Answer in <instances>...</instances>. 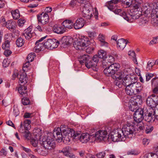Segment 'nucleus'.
<instances>
[{"label":"nucleus","mask_w":158,"mask_h":158,"mask_svg":"<svg viewBox=\"0 0 158 158\" xmlns=\"http://www.w3.org/2000/svg\"><path fill=\"white\" fill-rule=\"evenodd\" d=\"M108 152V151L106 150L104 151L99 152L97 154L96 156L98 158H103L106 154V152Z\"/></svg>","instance_id":"obj_43"},{"label":"nucleus","mask_w":158,"mask_h":158,"mask_svg":"<svg viewBox=\"0 0 158 158\" xmlns=\"http://www.w3.org/2000/svg\"><path fill=\"white\" fill-rule=\"evenodd\" d=\"M52 10V8L51 7L48 6L46 7L45 9L44 12L42 13H45L46 14L50 13Z\"/></svg>","instance_id":"obj_60"},{"label":"nucleus","mask_w":158,"mask_h":158,"mask_svg":"<svg viewBox=\"0 0 158 158\" xmlns=\"http://www.w3.org/2000/svg\"><path fill=\"white\" fill-rule=\"evenodd\" d=\"M3 49L5 50L9 49L10 47V42L7 40L5 41L4 43L2 44V46Z\"/></svg>","instance_id":"obj_42"},{"label":"nucleus","mask_w":158,"mask_h":158,"mask_svg":"<svg viewBox=\"0 0 158 158\" xmlns=\"http://www.w3.org/2000/svg\"><path fill=\"white\" fill-rule=\"evenodd\" d=\"M135 98L131 100L130 103H133L138 106L140 105L142 102L141 96L138 95L136 97H135Z\"/></svg>","instance_id":"obj_25"},{"label":"nucleus","mask_w":158,"mask_h":158,"mask_svg":"<svg viewBox=\"0 0 158 158\" xmlns=\"http://www.w3.org/2000/svg\"><path fill=\"white\" fill-rule=\"evenodd\" d=\"M139 85V84L136 82L132 85V87H133L132 89L134 91L133 95L138 94L141 91V87Z\"/></svg>","instance_id":"obj_23"},{"label":"nucleus","mask_w":158,"mask_h":158,"mask_svg":"<svg viewBox=\"0 0 158 158\" xmlns=\"http://www.w3.org/2000/svg\"><path fill=\"white\" fill-rule=\"evenodd\" d=\"M72 149L70 147L66 146L63 148V154L66 156L68 157Z\"/></svg>","instance_id":"obj_29"},{"label":"nucleus","mask_w":158,"mask_h":158,"mask_svg":"<svg viewBox=\"0 0 158 158\" xmlns=\"http://www.w3.org/2000/svg\"><path fill=\"white\" fill-rule=\"evenodd\" d=\"M30 63L28 61L26 60V62L23 65V69L24 71H26L27 70L26 69L30 65Z\"/></svg>","instance_id":"obj_57"},{"label":"nucleus","mask_w":158,"mask_h":158,"mask_svg":"<svg viewBox=\"0 0 158 158\" xmlns=\"http://www.w3.org/2000/svg\"><path fill=\"white\" fill-rule=\"evenodd\" d=\"M85 21L84 19L81 18H78L73 23V27L76 29H78L82 28L84 26Z\"/></svg>","instance_id":"obj_16"},{"label":"nucleus","mask_w":158,"mask_h":158,"mask_svg":"<svg viewBox=\"0 0 158 158\" xmlns=\"http://www.w3.org/2000/svg\"><path fill=\"white\" fill-rule=\"evenodd\" d=\"M153 76V74L150 73H147L146 74V81H148Z\"/></svg>","instance_id":"obj_56"},{"label":"nucleus","mask_w":158,"mask_h":158,"mask_svg":"<svg viewBox=\"0 0 158 158\" xmlns=\"http://www.w3.org/2000/svg\"><path fill=\"white\" fill-rule=\"evenodd\" d=\"M154 6H156L155 8H153V10H154V13L156 15V17L158 18V2L154 3Z\"/></svg>","instance_id":"obj_51"},{"label":"nucleus","mask_w":158,"mask_h":158,"mask_svg":"<svg viewBox=\"0 0 158 158\" xmlns=\"http://www.w3.org/2000/svg\"><path fill=\"white\" fill-rule=\"evenodd\" d=\"M103 65L106 66L103 71L104 74L107 76L111 77L113 79H117L122 76V72L118 70L119 65L117 63H112L106 64L105 62L103 63Z\"/></svg>","instance_id":"obj_5"},{"label":"nucleus","mask_w":158,"mask_h":158,"mask_svg":"<svg viewBox=\"0 0 158 158\" xmlns=\"http://www.w3.org/2000/svg\"><path fill=\"white\" fill-rule=\"evenodd\" d=\"M144 128L143 125L141 126L137 125L136 127L133 123L127 122L123 125L122 130L126 138H131L135 136L138 131L142 130Z\"/></svg>","instance_id":"obj_4"},{"label":"nucleus","mask_w":158,"mask_h":158,"mask_svg":"<svg viewBox=\"0 0 158 158\" xmlns=\"http://www.w3.org/2000/svg\"><path fill=\"white\" fill-rule=\"evenodd\" d=\"M44 47L48 49L55 48H57L59 44V42L55 39H48L44 43Z\"/></svg>","instance_id":"obj_10"},{"label":"nucleus","mask_w":158,"mask_h":158,"mask_svg":"<svg viewBox=\"0 0 158 158\" xmlns=\"http://www.w3.org/2000/svg\"><path fill=\"white\" fill-rule=\"evenodd\" d=\"M90 136L89 134L87 133H83L80 136V134L77 136V139L82 143H86L89 141L90 139Z\"/></svg>","instance_id":"obj_19"},{"label":"nucleus","mask_w":158,"mask_h":158,"mask_svg":"<svg viewBox=\"0 0 158 158\" xmlns=\"http://www.w3.org/2000/svg\"><path fill=\"white\" fill-rule=\"evenodd\" d=\"M158 43V37H156L155 38L153 39L150 43V44H153Z\"/></svg>","instance_id":"obj_64"},{"label":"nucleus","mask_w":158,"mask_h":158,"mask_svg":"<svg viewBox=\"0 0 158 158\" xmlns=\"http://www.w3.org/2000/svg\"><path fill=\"white\" fill-rule=\"evenodd\" d=\"M128 55L131 57V58L132 59V60L136 64H138L137 59L136 58V55L134 51H129L128 52Z\"/></svg>","instance_id":"obj_34"},{"label":"nucleus","mask_w":158,"mask_h":158,"mask_svg":"<svg viewBox=\"0 0 158 158\" xmlns=\"http://www.w3.org/2000/svg\"><path fill=\"white\" fill-rule=\"evenodd\" d=\"M11 51L9 49L5 50L4 52V54L6 56H8L12 53Z\"/></svg>","instance_id":"obj_61"},{"label":"nucleus","mask_w":158,"mask_h":158,"mask_svg":"<svg viewBox=\"0 0 158 158\" xmlns=\"http://www.w3.org/2000/svg\"><path fill=\"white\" fill-rule=\"evenodd\" d=\"M52 136V133L48 134V136L44 137L42 140V146L35 148L34 151L41 155H47L49 152L48 150L54 148L56 147L55 139Z\"/></svg>","instance_id":"obj_3"},{"label":"nucleus","mask_w":158,"mask_h":158,"mask_svg":"<svg viewBox=\"0 0 158 158\" xmlns=\"http://www.w3.org/2000/svg\"><path fill=\"white\" fill-rule=\"evenodd\" d=\"M35 57L34 53H31L27 56V60L30 62L33 61Z\"/></svg>","instance_id":"obj_46"},{"label":"nucleus","mask_w":158,"mask_h":158,"mask_svg":"<svg viewBox=\"0 0 158 158\" xmlns=\"http://www.w3.org/2000/svg\"><path fill=\"white\" fill-rule=\"evenodd\" d=\"M92 43L93 44V45L95 44L94 40H89L87 37L83 36L79 40H75L73 43V45L77 50H81L84 49L88 45H91Z\"/></svg>","instance_id":"obj_6"},{"label":"nucleus","mask_w":158,"mask_h":158,"mask_svg":"<svg viewBox=\"0 0 158 158\" xmlns=\"http://www.w3.org/2000/svg\"><path fill=\"white\" fill-rule=\"evenodd\" d=\"M153 85L154 87V88L153 89V92L155 94L158 93V85H157V84L155 85L154 84L152 85Z\"/></svg>","instance_id":"obj_63"},{"label":"nucleus","mask_w":158,"mask_h":158,"mask_svg":"<svg viewBox=\"0 0 158 158\" xmlns=\"http://www.w3.org/2000/svg\"><path fill=\"white\" fill-rule=\"evenodd\" d=\"M143 110L141 108L138 109L134 114V118L135 121L137 123H141L144 119Z\"/></svg>","instance_id":"obj_12"},{"label":"nucleus","mask_w":158,"mask_h":158,"mask_svg":"<svg viewBox=\"0 0 158 158\" xmlns=\"http://www.w3.org/2000/svg\"><path fill=\"white\" fill-rule=\"evenodd\" d=\"M27 130H26L25 128L23 126L22 123L21 122L20 126L19 128V131L22 133H23L26 132Z\"/></svg>","instance_id":"obj_50"},{"label":"nucleus","mask_w":158,"mask_h":158,"mask_svg":"<svg viewBox=\"0 0 158 158\" xmlns=\"http://www.w3.org/2000/svg\"><path fill=\"white\" fill-rule=\"evenodd\" d=\"M11 13L13 18L15 19H18L20 17V13L18 10H12Z\"/></svg>","instance_id":"obj_33"},{"label":"nucleus","mask_w":158,"mask_h":158,"mask_svg":"<svg viewBox=\"0 0 158 158\" xmlns=\"http://www.w3.org/2000/svg\"><path fill=\"white\" fill-rule=\"evenodd\" d=\"M6 4V2L5 0H0V9L3 8Z\"/></svg>","instance_id":"obj_58"},{"label":"nucleus","mask_w":158,"mask_h":158,"mask_svg":"<svg viewBox=\"0 0 158 158\" xmlns=\"http://www.w3.org/2000/svg\"><path fill=\"white\" fill-rule=\"evenodd\" d=\"M13 113L15 117L18 116L19 114V111L18 108L17 107H13Z\"/></svg>","instance_id":"obj_54"},{"label":"nucleus","mask_w":158,"mask_h":158,"mask_svg":"<svg viewBox=\"0 0 158 158\" xmlns=\"http://www.w3.org/2000/svg\"><path fill=\"white\" fill-rule=\"evenodd\" d=\"M149 97L151 98L154 102H156V104H157L158 103V97L157 95L152 94L149 96Z\"/></svg>","instance_id":"obj_45"},{"label":"nucleus","mask_w":158,"mask_h":158,"mask_svg":"<svg viewBox=\"0 0 158 158\" xmlns=\"http://www.w3.org/2000/svg\"><path fill=\"white\" fill-rule=\"evenodd\" d=\"M31 123V121L29 119H26L24 121V127L25 128V129L28 130L30 128H31V125L30 123Z\"/></svg>","instance_id":"obj_37"},{"label":"nucleus","mask_w":158,"mask_h":158,"mask_svg":"<svg viewBox=\"0 0 158 158\" xmlns=\"http://www.w3.org/2000/svg\"><path fill=\"white\" fill-rule=\"evenodd\" d=\"M138 106H138L133 103H130L129 108L131 110L135 112V111L139 108H138Z\"/></svg>","instance_id":"obj_41"},{"label":"nucleus","mask_w":158,"mask_h":158,"mask_svg":"<svg viewBox=\"0 0 158 158\" xmlns=\"http://www.w3.org/2000/svg\"><path fill=\"white\" fill-rule=\"evenodd\" d=\"M106 52L103 50H100L98 52V56L100 59H106Z\"/></svg>","instance_id":"obj_38"},{"label":"nucleus","mask_w":158,"mask_h":158,"mask_svg":"<svg viewBox=\"0 0 158 158\" xmlns=\"http://www.w3.org/2000/svg\"><path fill=\"white\" fill-rule=\"evenodd\" d=\"M63 27L66 28L70 29L73 27V23L71 20H66L62 23Z\"/></svg>","instance_id":"obj_24"},{"label":"nucleus","mask_w":158,"mask_h":158,"mask_svg":"<svg viewBox=\"0 0 158 158\" xmlns=\"http://www.w3.org/2000/svg\"><path fill=\"white\" fill-rule=\"evenodd\" d=\"M118 2V0H112L108 2L107 6L108 8L110 10H114L116 6V4Z\"/></svg>","instance_id":"obj_26"},{"label":"nucleus","mask_w":158,"mask_h":158,"mask_svg":"<svg viewBox=\"0 0 158 158\" xmlns=\"http://www.w3.org/2000/svg\"><path fill=\"white\" fill-rule=\"evenodd\" d=\"M124 76V73L122 72V76L121 77L118 78L114 81V83L119 88H122L123 86L127 87V86L132 85L135 81H133V79L127 75L123 78Z\"/></svg>","instance_id":"obj_7"},{"label":"nucleus","mask_w":158,"mask_h":158,"mask_svg":"<svg viewBox=\"0 0 158 158\" xmlns=\"http://www.w3.org/2000/svg\"><path fill=\"white\" fill-rule=\"evenodd\" d=\"M99 57L97 55H94L92 59V60L93 61L94 64V65L96 66H97L98 62L99 61Z\"/></svg>","instance_id":"obj_47"},{"label":"nucleus","mask_w":158,"mask_h":158,"mask_svg":"<svg viewBox=\"0 0 158 158\" xmlns=\"http://www.w3.org/2000/svg\"><path fill=\"white\" fill-rule=\"evenodd\" d=\"M65 28L62 26L55 25L53 27V31L56 33L62 34L64 32L66 31Z\"/></svg>","instance_id":"obj_17"},{"label":"nucleus","mask_w":158,"mask_h":158,"mask_svg":"<svg viewBox=\"0 0 158 158\" xmlns=\"http://www.w3.org/2000/svg\"><path fill=\"white\" fill-rule=\"evenodd\" d=\"M52 137L58 142H61L62 140H65L70 142L71 140L76 139H77V136L79 134L75 133L72 129H67V130L64 129L62 132L60 128H55L54 130Z\"/></svg>","instance_id":"obj_1"},{"label":"nucleus","mask_w":158,"mask_h":158,"mask_svg":"<svg viewBox=\"0 0 158 158\" xmlns=\"http://www.w3.org/2000/svg\"><path fill=\"white\" fill-rule=\"evenodd\" d=\"M2 21L4 22V25L5 19L4 18L2 19ZM5 23L6 27L9 30H10L11 31H14L15 29L16 25L15 22L8 21L6 22H5Z\"/></svg>","instance_id":"obj_18"},{"label":"nucleus","mask_w":158,"mask_h":158,"mask_svg":"<svg viewBox=\"0 0 158 158\" xmlns=\"http://www.w3.org/2000/svg\"><path fill=\"white\" fill-rule=\"evenodd\" d=\"M27 87L23 85L19 88L18 91L20 94L26 96L27 92Z\"/></svg>","instance_id":"obj_28"},{"label":"nucleus","mask_w":158,"mask_h":158,"mask_svg":"<svg viewBox=\"0 0 158 158\" xmlns=\"http://www.w3.org/2000/svg\"><path fill=\"white\" fill-rule=\"evenodd\" d=\"M77 2L81 6H83L85 4L88 3L89 0H77Z\"/></svg>","instance_id":"obj_52"},{"label":"nucleus","mask_w":158,"mask_h":158,"mask_svg":"<svg viewBox=\"0 0 158 158\" xmlns=\"http://www.w3.org/2000/svg\"><path fill=\"white\" fill-rule=\"evenodd\" d=\"M106 59L107 62L109 63V64L106 62V64L108 65V64H112L114 61V58L113 56L111 55H109L107 56H106Z\"/></svg>","instance_id":"obj_39"},{"label":"nucleus","mask_w":158,"mask_h":158,"mask_svg":"<svg viewBox=\"0 0 158 158\" xmlns=\"http://www.w3.org/2000/svg\"><path fill=\"white\" fill-rule=\"evenodd\" d=\"M98 37L99 40L101 42V45L102 46H108V43L105 41L104 36L102 35H99Z\"/></svg>","instance_id":"obj_32"},{"label":"nucleus","mask_w":158,"mask_h":158,"mask_svg":"<svg viewBox=\"0 0 158 158\" xmlns=\"http://www.w3.org/2000/svg\"><path fill=\"white\" fill-rule=\"evenodd\" d=\"M113 11L116 14L119 15L123 17V18L125 19V18H124L123 16V13H126L124 11H123L122 10L120 9H115L114 10H113Z\"/></svg>","instance_id":"obj_44"},{"label":"nucleus","mask_w":158,"mask_h":158,"mask_svg":"<svg viewBox=\"0 0 158 158\" xmlns=\"http://www.w3.org/2000/svg\"><path fill=\"white\" fill-rule=\"evenodd\" d=\"M109 136L106 130H99L95 133V138L96 139L106 141L108 140Z\"/></svg>","instance_id":"obj_11"},{"label":"nucleus","mask_w":158,"mask_h":158,"mask_svg":"<svg viewBox=\"0 0 158 158\" xmlns=\"http://www.w3.org/2000/svg\"><path fill=\"white\" fill-rule=\"evenodd\" d=\"M153 112H149L148 115L146 116L144 118V120L148 122H154L156 118L158 119V113L156 114L157 111H154L152 109Z\"/></svg>","instance_id":"obj_13"},{"label":"nucleus","mask_w":158,"mask_h":158,"mask_svg":"<svg viewBox=\"0 0 158 158\" xmlns=\"http://www.w3.org/2000/svg\"><path fill=\"white\" fill-rule=\"evenodd\" d=\"M147 105L152 108L155 107L156 106V104L152 99L151 98H148L146 100Z\"/></svg>","instance_id":"obj_30"},{"label":"nucleus","mask_w":158,"mask_h":158,"mask_svg":"<svg viewBox=\"0 0 158 158\" xmlns=\"http://www.w3.org/2000/svg\"><path fill=\"white\" fill-rule=\"evenodd\" d=\"M81 10L83 16L86 19H90L93 16L92 14L93 10L89 2L88 3L85 4L83 6H81Z\"/></svg>","instance_id":"obj_9"},{"label":"nucleus","mask_w":158,"mask_h":158,"mask_svg":"<svg viewBox=\"0 0 158 158\" xmlns=\"http://www.w3.org/2000/svg\"><path fill=\"white\" fill-rule=\"evenodd\" d=\"M22 102L23 105H29L30 102L28 98H23L22 99Z\"/></svg>","instance_id":"obj_49"},{"label":"nucleus","mask_w":158,"mask_h":158,"mask_svg":"<svg viewBox=\"0 0 158 158\" xmlns=\"http://www.w3.org/2000/svg\"><path fill=\"white\" fill-rule=\"evenodd\" d=\"M94 64L93 62V61L92 60V59L91 58H90V59L86 62L84 64L88 69H89L92 67H95V66L94 65Z\"/></svg>","instance_id":"obj_36"},{"label":"nucleus","mask_w":158,"mask_h":158,"mask_svg":"<svg viewBox=\"0 0 158 158\" xmlns=\"http://www.w3.org/2000/svg\"><path fill=\"white\" fill-rule=\"evenodd\" d=\"M26 21L23 19H20L18 21V24L19 27L23 26L24 24Z\"/></svg>","instance_id":"obj_53"},{"label":"nucleus","mask_w":158,"mask_h":158,"mask_svg":"<svg viewBox=\"0 0 158 158\" xmlns=\"http://www.w3.org/2000/svg\"><path fill=\"white\" fill-rule=\"evenodd\" d=\"M122 129H118L113 131L110 133V137L114 142L124 141L126 138Z\"/></svg>","instance_id":"obj_8"},{"label":"nucleus","mask_w":158,"mask_h":158,"mask_svg":"<svg viewBox=\"0 0 158 158\" xmlns=\"http://www.w3.org/2000/svg\"><path fill=\"white\" fill-rule=\"evenodd\" d=\"M44 47V43L37 44L34 48V51L36 52H39L41 51Z\"/></svg>","instance_id":"obj_31"},{"label":"nucleus","mask_w":158,"mask_h":158,"mask_svg":"<svg viewBox=\"0 0 158 158\" xmlns=\"http://www.w3.org/2000/svg\"><path fill=\"white\" fill-rule=\"evenodd\" d=\"M49 15L48 14L42 13L39 16H37V19L39 22L43 25L46 24L48 22Z\"/></svg>","instance_id":"obj_14"},{"label":"nucleus","mask_w":158,"mask_h":158,"mask_svg":"<svg viewBox=\"0 0 158 158\" xmlns=\"http://www.w3.org/2000/svg\"><path fill=\"white\" fill-rule=\"evenodd\" d=\"M79 4L77 0H72L70 3V6L72 7H73L75 6H79Z\"/></svg>","instance_id":"obj_55"},{"label":"nucleus","mask_w":158,"mask_h":158,"mask_svg":"<svg viewBox=\"0 0 158 158\" xmlns=\"http://www.w3.org/2000/svg\"><path fill=\"white\" fill-rule=\"evenodd\" d=\"M32 28L31 27H29L25 29L23 33L22 36H24L26 40H29L30 39L34 34L32 32Z\"/></svg>","instance_id":"obj_15"},{"label":"nucleus","mask_w":158,"mask_h":158,"mask_svg":"<svg viewBox=\"0 0 158 158\" xmlns=\"http://www.w3.org/2000/svg\"><path fill=\"white\" fill-rule=\"evenodd\" d=\"M24 43V40L22 38H19L16 41V44L18 47L22 46Z\"/></svg>","instance_id":"obj_40"},{"label":"nucleus","mask_w":158,"mask_h":158,"mask_svg":"<svg viewBox=\"0 0 158 158\" xmlns=\"http://www.w3.org/2000/svg\"><path fill=\"white\" fill-rule=\"evenodd\" d=\"M127 43V42L125 40L123 39H121L118 40L117 42V46L119 49L122 50Z\"/></svg>","instance_id":"obj_20"},{"label":"nucleus","mask_w":158,"mask_h":158,"mask_svg":"<svg viewBox=\"0 0 158 158\" xmlns=\"http://www.w3.org/2000/svg\"><path fill=\"white\" fill-rule=\"evenodd\" d=\"M132 0H122V2L124 4L126 3V5L130 6L132 5Z\"/></svg>","instance_id":"obj_59"},{"label":"nucleus","mask_w":158,"mask_h":158,"mask_svg":"<svg viewBox=\"0 0 158 158\" xmlns=\"http://www.w3.org/2000/svg\"><path fill=\"white\" fill-rule=\"evenodd\" d=\"M90 57L88 55H83L79 58V61L82 65H84L90 59Z\"/></svg>","instance_id":"obj_21"},{"label":"nucleus","mask_w":158,"mask_h":158,"mask_svg":"<svg viewBox=\"0 0 158 158\" xmlns=\"http://www.w3.org/2000/svg\"><path fill=\"white\" fill-rule=\"evenodd\" d=\"M158 65V59L155 61L154 60L149 61L146 67L147 71H148L151 69L152 66L154 65Z\"/></svg>","instance_id":"obj_27"},{"label":"nucleus","mask_w":158,"mask_h":158,"mask_svg":"<svg viewBox=\"0 0 158 158\" xmlns=\"http://www.w3.org/2000/svg\"><path fill=\"white\" fill-rule=\"evenodd\" d=\"M133 87L132 85L127 86L125 88V91L126 94L130 95H133Z\"/></svg>","instance_id":"obj_35"},{"label":"nucleus","mask_w":158,"mask_h":158,"mask_svg":"<svg viewBox=\"0 0 158 158\" xmlns=\"http://www.w3.org/2000/svg\"><path fill=\"white\" fill-rule=\"evenodd\" d=\"M26 74L25 73H22L19 77V83L23 85L27 83L28 81V78L26 77Z\"/></svg>","instance_id":"obj_22"},{"label":"nucleus","mask_w":158,"mask_h":158,"mask_svg":"<svg viewBox=\"0 0 158 158\" xmlns=\"http://www.w3.org/2000/svg\"><path fill=\"white\" fill-rule=\"evenodd\" d=\"M151 84L152 85L154 84L155 85L157 84V85H158V78H153L151 81Z\"/></svg>","instance_id":"obj_62"},{"label":"nucleus","mask_w":158,"mask_h":158,"mask_svg":"<svg viewBox=\"0 0 158 158\" xmlns=\"http://www.w3.org/2000/svg\"><path fill=\"white\" fill-rule=\"evenodd\" d=\"M153 129V127L151 125H148L146 127L145 132L147 134L151 133Z\"/></svg>","instance_id":"obj_48"},{"label":"nucleus","mask_w":158,"mask_h":158,"mask_svg":"<svg viewBox=\"0 0 158 158\" xmlns=\"http://www.w3.org/2000/svg\"><path fill=\"white\" fill-rule=\"evenodd\" d=\"M134 0V3L131 6L130 13H123V14L125 20L129 23L133 22L135 20L138 19L142 15L143 10L142 0Z\"/></svg>","instance_id":"obj_2"}]
</instances>
